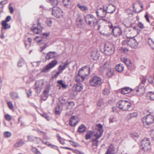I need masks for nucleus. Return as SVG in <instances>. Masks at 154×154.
<instances>
[{
	"label": "nucleus",
	"instance_id": "473e14b6",
	"mask_svg": "<svg viewBox=\"0 0 154 154\" xmlns=\"http://www.w3.org/2000/svg\"><path fill=\"white\" fill-rule=\"evenodd\" d=\"M86 129V128L85 126L82 124L79 127L78 131L79 133H82L85 131Z\"/></svg>",
	"mask_w": 154,
	"mask_h": 154
},
{
	"label": "nucleus",
	"instance_id": "dca6fc26",
	"mask_svg": "<svg viewBox=\"0 0 154 154\" xmlns=\"http://www.w3.org/2000/svg\"><path fill=\"white\" fill-rule=\"evenodd\" d=\"M96 13L97 16L100 17H105L106 14V11L105 8V7L101 8H100L97 9L96 11Z\"/></svg>",
	"mask_w": 154,
	"mask_h": 154
},
{
	"label": "nucleus",
	"instance_id": "0eeeda50",
	"mask_svg": "<svg viewBox=\"0 0 154 154\" xmlns=\"http://www.w3.org/2000/svg\"><path fill=\"white\" fill-rule=\"evenodd\" d=\"M123 44L129 46L131 48H136L138 46V43L135 38H132L129 40H125L123 42Z\"/></svg>",
	"mask_w": 154,
	"mask_h": 154
},
{
	"label": "nucleus",
	"instance_id": "f704fd0d",
	"mask_svg": "<svg viewBox=\"0 0 154 154\" xmlns=\"http://www.w3.org/2000/svg\"><path fill=\"white\" fill-rule=\"evenodd\" d=\"M114 72V70L113 69H108L106 72V75L108 77H110L113 75Z\"/></svg>",
	"mask_w": 154,
	"mask_h": 154
},
{
	"label": "nucleus",
	"instance_id": "412c9836",
	"mask_svg": "<svg viewBox=\"0 0 154 154\" xmlns=\"http://www.w3.org/2000/svg\"><path fill=\"white\" fill-rule=\"evenodd\" d=\"M105 9L106 13L111 14L115 11L116 8L113 5L110 4L106 6Z\"/></svg>",
	"mask_w": 154,
	"mask_h": 154
},
{
	"label": "nucleus",
	"instance_id": "4468645a",
	"mask_svg": "<svg viewBox=\"0 0 154 154\" xmlns=\"http://www.w3.org/2000/svg\"><path fill=\"white\" fill-rule=\"evenodd\" d=\"M62 10L58 7H53L52 8V14L54 17L57 18L60 17L62 15Z\"/></svg>",
	"mask_w": 154,
	"mask_h": 154
},
{
	"label": "nucleus",
	"instance_id": "2eb2a0df",
	"mask_svg": "<svg viewBox=\"0 0 154 154\" xmlns=\"http://www.w3.org/2000/svg\"><path fill=\"white\" fill-rule=\"evenodd\" d=\"M37 26H35V25L34 24L32 26V28L31 29V30L36 34H40L42 32V28L38 21Z\"/></svg>",
	"mask_w": 154,
	"mask_h": 154
},
{
	"label": "nucleus",
	"instance_id": "774afa93",
	"mask_svg": "<svg viewBox=\"0 0 154 154\" xmlns=\"http://www.w3.org/2000/svg\"><path fill=\"white\" fill-rule=\"evenodd\" d=\"M117 108L115 107H113L112 108V111L114 112H118V111L117 109Z\"/></svg>",
	"mask_w": 154,
	"mask_h": 154
},
{
	"label": "nucleus",
	"instance_id": "7ed1b4c3",
	"mask_svg": "<svg viewBox=\"0 0 154 154\" xmlns=\"http://www.w3.org/2000/svg\"><path fill=\"white\" fill-rule=\"evenodd\" d=\"M117 105L123 110L127 111L131 107V104L128 101L121 100L117 103Z\"/></svg>",
	"mask_w": 154,
	"mask_h": 154
},
{
	"label": "nucleus",
	"instance_id": "0e129e2a",
	"mask_svg": "<svg viewBox=\"0 0 154 154\" xmlns=\"http://www.w3.org/2000/svg\"><path fill=\"white\" fill-rule=\"evenodd\" d=\"M29 92H27V95L28 97L31 96L32 95V91L31 90L29 89Z\"/></svg>",
	"mask_w": 154,
	"mask_h": 154
},
{
	"label": "nucleus",
	"instance_id": "603ef678",
	"mask_svg": "<svg viewBox=\"0 0 154 154\" xmlns=\"http://www.w3.org/2000/svg\"><path fill=\"white\" fill-rule=\"evenodd\" d=\"M63 2L65 6H67L69 3V0H63Z\"/></svg>",
	"mask_w": 154,
	"mask_h": 154
},
{
	"label": "nucleus",
	"instance_id": "5701e85b",
	"mask_svg": "<svg viewBox=\"0 0 154 154\" xmlns=\"http://www.w3.org/2000/svg\"><path fill=\"white\" fill-rule=\"evenodd\" d=\"M45 39H46V38H45L44 36H36L34 38V40L38 44H44L45 43Z\"/></svg>",
	"mask_w": 154,
	"mask_h": 154
},
{
	"label": "nucleus",
	"instance_id": "c756f323",
	"mask_svg": "<svg viewBox=\"0 0 154 154\" xmlns=\"http://www.w3.org/2000/svg\"><path fill=\"white\" fill-rule=\"evenodd\" d=\"M9 95L11 98L14 100H16L19 98L17 93L16 92H11Z\"/></svg>",
	"mask_w": 154,
	"mask_h": 154
},
{
	"label": "nucleus",
	"instance_id": "cd10ccee",
	"mask_svg": "<svg viewBox=\"0 0 154 154\" xmlns=\"http://www.w3.org/2000/svg\"><path fill=\"white\" fill-rule=\"evenodd\" d=\"M75 117L74 116H72L70 119L69 123L70 126H75L77 124L78 122L76 120Z\"/></svg>",
	"mask_w": 154,
	"mask_h": 154
},
{
	"label": "nucleus",
	"instance_id": "3c124183",
	"mask_svg": "<svg viewBox=\"0 0 154 154\" xmlns=\"http://www.w3.org/2000/svg\"><path fill=\"white\" fill-rule=\"evenodd\" d=\"M8 107L10 109H13L14 106H13V104L12 103V102H8Z\"/></svg>",
	"mask_w": 154,
	"mask_h": 154
},
{
	"label": "nucleus",
	"instance_id": "f03ea898",
	"mask_svg": "<svg viewBox=\"0 0 154 154\" xmlns=\"http://www.w3.org/2000/svg\"><path fill=\"white\" fill-rule=\"evenodd\" d=\"M143 121L144 126L148 128L154 122V116L151 114L147 115L143 118Z\"/></svg>",
	"mask_w": 154,
	"mask_h": 154
},
{
	"label": "nucleus",
	"instance_id": "338daca9",
	"mask_svg": "<svg viewBox=\"0 0 154 154\" xmlns=\"http://www.w3.org/2000/svg\"><path fill=\"white\" fill-rule=\"evenodd\" d=\"M22 62V61L21 60H20L18 62V67H21L22 66V65L21 64Z\"/></svg>",
	"mask_w": 154,
	"mask_h": 154
},
{
	"label": "nucleus",
	"instance_id": "ddd939ff",
	"mask_svg": "<svg viewBox=\"0 0 154 154\" xmlns=\"http://www.w3.org/2000/svg\"><path fill=\"white\" fill-rule=\"evenodd\" d=\"M101 136V135H94L92 138L93 149L95 152L97 151V147L98 146V139Z\"/></svg>",
	"mask_w": 154,
	"mask_h": 154
},
{
	"label": "nucleus",
	"instance_id": "aec40b11",
	"mask_svg": "<svg viewBox=\"0 0 154 154\" xmlns=\"http://www.w3.org/2000/svg\"><path fill=\"white\" fill-rule=\"evenodd\" d=\"M96 129L97 131L94 135H102L103 130L102 125L100 124H97L96 125Z\"/></svg>",
	"mask_w": 154,
	"mask_h": 154
},
{
	"label": "nucleus",
	"instance_id": "f8f14e48",
	"mask_svg": "<svg viewBox=\"0 0 154 154\" xmlns=\"http://www.w3.org/2000/svg\"><path fill=\"white\" fill-rule=\"evenodd\" d=\"M28 140L30 141L37 142L38 143L42 142L48 145L49 146L51 145L46 141L42 140L40 138L35 137L33 135H29L28 137Z\"/></svg>",
	"mask_w": 154,
	"mask_h": 154
},
{
	"label": "nucleus",
	"instance_id": "72a5a7b5",
	"mask_svg": "<svg viewBox=\"0 0 154 154\" xmlns=\"http://www.w3.org/2000/svg\"><path fill=\"white\" fill-rule=\"evenodd\" d=\"M146 97L151 100H154V92H148L147 94Z\"/></svg>",
	"mask_w": 154,
	"mask_h": 154
},
{
	"label": "nucleus",
	"instance_id": "e2e57ef3",
	"mask_svg": "<svg viewBox=\"0 0 154 154\" xmlns=\"http://www.w3.org/2000/svg\"><path fill=\"white\" fill-rule=\"evenodd\" d=\"M103 103V101L102 100H98L97 103V105L98 106H100Z\"/></svg>",
	"mask_w": 154,
	"mask_h": 154
},
{
	"label": "nucleus",
	"instance_id": "4d7b16f0",
	"mask_svg": "<svg viewBox=\"0 0 154 154\" xmlns=\"http://www.w3.org/2000/svg\"><path fill=\"white\" fill-rule=\"evenodd\" d=\"M109 122L110 123H112L116 121V119L115 117L110 118L109 119Z\"/></svg>",
	"mask_w": 154,
	"mask_h": 154
},
{
	"label": "nucleus",
	"instance_id": "4c0bfd02",
	"mask_svg": "<svg viewBox=\"0 0 154 154\" xmlns=\"http://www.w3.org/2000/svg\"><path fill=\"white\" fill-rule=\"evenodd\" d=\"M66 105L67 106V109H71L74 106V103L72 101H69L66 103Z\"/></svg>",
	"mask_w": 154,
	"mask_h": 154
},
{
	"label": "nucleus",
	"instance_id": "052dcab7",
	"mask_svg": "<svg viewBox=\"0 0 154 154\" xmlns=\"http://www.w3.org/2000/svg\"><path fill=\"white\" fill-rule=\"evenodd\" d=\"M11 19V16H8L6 18L5 20H3V21H5L6 22H7L9 21Z\"/></svg>",
	"mask_w": 154,
	"mask_h": 154
},
{
	"label": "nucleus",
	"instance_id": "20e7f679",
	"mask_svg": "<svg viewBox=\"0 0 154 154\" xmlns=\"http://www.w3.org/2000/svg\"><path fill=\"white\" fill-rule=\"evenodd\" d=\"M108 27L110 29H112V32L116 37H118L122 35V31L120 27L117 26L113 27L111 23L109 24Z\"/></svg>",
	"mask_w": 154,
	"mask_h": 154
},
{
	"label": "nucleus",
	"instance_id": "9b49d317",
	"mask_svg": "<svg viewBox=\"0 0 154 154\" xmlns=\"http://www.w3.org/2000/svg\"><path fill=\"white\" fill-rule=\"evenodd\" d=\"M90 72V68L87 66H85L80 69L78 73L85 78V77L89 74Z\"/></svg>",
	"mask_w": 154,
	"mask_h": 154
},
{
	"label": "nucleus",
	"instance_id": "4be33fe9",
	"mask_svg": "<svg viewBox=\"0 0 154 154\" xmlns=\"http://www.w3.org/2000/svg\"><path fill=\"white\" fill-rule=\"evenodd\" d=\"M83 89V86L81 83L74 85L72 88L73 91L78 92L81 91Z\"/></svg>",
	"mask_w": 154,
	"mask_h": 154
},
{
	"label": "nucleus",
	"instance_id": "a211bd4d",
	"mask_svg": "<svg viewBox=\"0 0 154 154\" xmlns=\"http://www.w3.org/2000/svg\"><path fill=\"white\" fill-rule=\"evenodd\" d=\"M135 90L136 92V94L138 96H142L145 92L144 88L143 85H140Z\"/></svg>",
	"mask_w": 154,
	"mask_h": 154
},
{
	"label": "nucleus",
	"instance_id": "ea45409f",
	"mask_svg": "<svg viewBox=\"0 0 154 154\" xmlns=\"http://www.w3.org/2000/svg\"><path fill=\"white\" fill-rule=\"evenodd\" d=\"M78 7L82 10L85 11L88 10V8L85 6L82 5L80 4L77 5Z\"/></svg>",
	"mask_w": 154,
	"mask_h": 154
},
{
	"label": "nucleus",
	"instance_id": "c03bdc74",
	"mask_svg": "<svg viewBox=\"0 0 154 154\" xmlns=\"http://www.w3.org/2000/svg\"><path fill=\"white\" fill-rule=\"evenodd\" d=\"M32 151L35 154H42L40 152L35 148H32Z\"/></svg>",
	"mask_w": 154,
	"mask_h": 154
},
{
	"label": "nucleus",
	"instance_id": "7c9ffc66",
	"mask_svg": "<svg viewBox=\"0 0 154 154\" xmlns=\"http://www.w3.org/2000/svg\"><path fill=\"white\" fill-rule=\"evenodd\" d=\"M124 69V67L122 64L119 63L116 66V69L117 72L122 71Z\"/></svg>",
	"mask_w": 154,
	"mask_h": 154
},
{
	"label": "nucleus",
	"instance_id": "bf43d9fd",
	"mask_svg": "<svg viewBox=\"0 0 154 154\" xmlns=\"http://www.w3.org/2000/svg\"><path fill=\"white\" fill-rule=\"evenodd\" d=\"M146 79L145 78H143L141 81V83L140 85H144L146 83Z\"/></svg>",
	"mask_w": 154,
	"mask_h": 154
},
{
	"label": "nucleus",
	"instance_id": "a18cd8bd",
	"mask_svg": "<svg viewBox=\"0 0 154 154\" xmlns=\"http://www.w3.org/2000/svg\"><path fill=\"white\" fill-rule=\"evenodd\" d=\"M109 93L110 91L109 89L107 88L104 89L103 91V93L104 95H107Z\"/></svg>",
	"mask_w": 154,
	"mask_h": 154
},
{
	"label": "nucleus",
	"instance_id": "423d86ee",
	"mask_svg": "<svg viewBox=\"0 0 154 154\" xmlns=\"http://www.w3.org/2000/svg\"><path fill=\"white\" fill-rule=\"evenodd\" d=\"M141 143V148L144 151H147L150 148V142L149 138H144L142 140Z\"/></svg>",
	"mask_w": 154,
	"mask_h": 154
},
{
	"label": "nucleus",
	"instance_id": "9d476101",
	"mask_svg": "<svg viewBox=\"0 0 154 154\" xmlns=\"http://www.w3.org/2000/svg\"><path fill=\"white\" fill-rule=\"evenodd\" d=\"M44 85V81L43 80L36 81L35 84L34 88L36 92L38 93H40L43 88Z\"/></svg>",
	"mask_w": 154,
	"mask_h": 154
},
{
	"label": "nucleus",
	"instance_id": "37998d69",
	"mask_svg": "<svg viewBox=\"0 0 154 154\" xmlns=\"http://www.w3.org/2000/svg\"><path fill=\"white\" fill-rule=\"evenodd\" d=\"M57 138L58 140L61 144H64L65 143V140L64 139L61 138L59 135H58Z\"/></svg>",
	"mask_w": 154,
	"mask_h": 154
},
{
	"label": "nucleus",
	"instance_id": "c9c22d12",
	"mask_svg": "<svg viewBox=\"0 0 154 154\" xmlns=\"http://www.w3.org/2000/svg\"><path fill=\"white\" fill-rule=\"evenodd\" d=\"M24 143L23 140H20L15 143L14 146L15 147L17 148L22 146Z\"/></svg>",
	"mask_w": 154,
	"mask_h": 154
},
{
	"label": "nucleus",
	"instance_id": "a878e982",
	"mask_svg": "<svg viewBox=\"0 0 154 154\" xmlns=\"http://www.w3.org/2000/svg\"><path fill=\"white\" fill-rule=\"evenodd\" d=\"M91 57L94 60H97L99 57V54L97 53V51H92L91 54Z\"/></svg>",
	"mask_w": 154,
	"mask_h": 154
},
{
	"label": "nucleus",
	"instance_id": "49530a36",
	"mask_svg": "<svg viewBox=\"0 0 154 154\" xmlns=\"http://www.w3.org/2000/svg\"><path fill=\"white\" fill-rule=\"evenodd\" d=\"M61 73L60 72V71L59 70H58V71H54L53 72V73L54 74V75L53 76V77H54V78H56V77H57L59 75V74L60 73Z\"/></svg>",
	"mask_w": 154,
	"mask_h": 154
},
{
	"label": "nucleus",
	"instance_id": "2f4dec72",
	"mask_svg": "<svg viewBox=\"0 0 154 154\" xmlns=\"http://www.w3.org/2000/svg\"><path fill=\"white\" fill-rule=\"evenodd\" d=\"M114 151V149L113 145L111 144L110 146L109 147L105 154H112L113 152Z\"/></svg>",
	"mask_w": 154,
	"mask_h": 154
},
{
	"label": "nucleus",
	"instance_id": "58836bf2",
	"mask_svg": "<svg viewBox=\"0 0 154 154\" xmlns=\"http://www.w3.org/2000/svg\"><path fill=\"white\" fill-rule=\"evenodd\" d=\"M137 116V112H134L131 113L127 115V117L128 119H130L131 118L136 117Z\"/></svg>",
	"mask_w": 154,
	"mask_h": 154
},
{
	"label": "nucleus",
	"instance_id": "5fc2aeb1",
	"mask_svg": "<svg viewBox=\"0 0 154 154\" xmlns=\"http://www.w3.org/2000/svg\"><path fill=\"white\" fill-rule=\"evenodd\" d=\"M121 61L124 62L125 63H127L126 62L128 61V62H129V59H126V58L125 57H122V58H121ZM127 64H128V63H126Z\"/></svg>",
	"mask_w": 154,
	"mask_h": 154
},
{
	"label": "nucleus",
	"instance_id": "1a4fd4ad",
	"mask_svg": "<svg viewBox=\"0 0 154 154\" xmlns=\"http://www.w3.org/2000/svg\"><path fill=\"white\" fill-rule=\"evenodd\" d=\"M57 64V61L56 60H54L49 63L41 71L42 72H47L49 70L54 67Z\"/></svg>",
	"mask_w": 154,
	"mask_h": 154
},
{
	"label": "nucleus",
	"instance_id": "bb28decb",
	"mask_svg": "<svg viewBox=\"0 0 154 154\" xmlns=\"http://www.w3.org/2000/svg\"><path fill=\"white\" fill-rule=\"evenodd\" d=\"M132 89L128 87H125L122 89L121 92L122 94H125L130 93Z\"/></svg>",
	"mask_w": 154,
	"mask_h": 154
},
{
	"label": "nucleus",
	"instance_id": "69168bd1",
	"mask_svg": "<svg viewBox=\"0 0 154 154\" xmlns=\"http://www.w3.org/2000/svg\"><path fill=\"white\" fill-rule=\"evenodd\" d=\"M145 17L146 18V21L148 22L149 23V17L148 15L147 14H146L145 15Z\"/></svg>",
	"mask_w": 154,
	"mask_h": 154
},
{
	"label": "nucleus",
	"instance_id": "de8ad7c7",
	"mask_svg": "<svg viewBox=\"0 0 154 154\" xmlns=\"http://www.w3.org/2000/svg\"><path fill=\"white\" fill-rule=\"evenodd\" d=\"M5 118L8 121H10L12 119V117L9 114H7L5 116Z\"/></svg>",
	"mask_w": 154,
	"mask_h": 154
},
{
	"label": "nucleus",
	"instance_id": "6e6552de",
	"mask_svg": "<svg viewBox=\"0 0 154 154\" xmlns=\"http://www.w3.org/2000/svg\"><path fill=\"white\" fill-rule=\"evenodd\" d=\"M105 54L107 55H110L114 53V47L112 44L107 43L104 46Z\"/></svg>",
	"mask_w": 154,
	"mask_h": 154
},
{
	"label": "nucleus",
	"instance_id": "6ab92c4d",
	"mask_svg": "<svg viewBox=\"0 0 154 154\" xmlns=\"http://www.w3.org/2000/svg\"><path fill=\"white\" fill-rule=\"evenodd\" d=\"M110 67V62L109 61H105L101 66H100V70L101 72L104 71L105 69L109 68Z\"/></svg>",
	"mask_w": 154,
	"mask_h": 154
},
{
	"label": "nucleus",
	"instance_id": "f257e3e1",
	"mask_svg": "<svg viewBox=\"0 0 154 154\" xmlns=\"http://www.w3.org/2000/svg\"><path fill=\"white\" fill-rule=\"evenodd\" d=\"M85 20L88 25L93 28L98 23L96 17L90 14H88L85 17Z\"/></svg>",
	"mask_w": 154,
	"mask_h": 154
},
{
	"label": "nucleus",
	"instance_id": "f3484780",
	"mask_svg": "<svg viewBox=\"0 0 154 154\" xmlns=\"http://www.w3.org/2000/svg\"><path fill=\"white\" fill-rule=\"evenodd\" d=\"M133 6L134 10L136 12H140L143 10V6L139 2H135Z\"/></svg>",
	"mask_w": 154,
	"mask_h": 154
},
{
	"label": "nucleus",
	"instance_id": "b1692460",
	"mask_svg": "<svg viewBox=\"0 0 154 154\" xmlns=\"http://www.w3.org/2000/svg\"><path fill=\"white\" fill-rule=\"evenodd\" d=\"M63 63L64 64L63 65H60L58 68V70L61 72H63V71L66 67L69 64L67 60Z\"/></svg>",
	"mask_w": 154,
	"mask_h": 154
},
{
	"label": "nucleus",
	"instance_id": "09e8293b",
	"mask_svg": "<svg viewBox=\"0 0 154 154\" xmlns=\"http://www.w3.org/2000/svg\"><path fill=\"white\" fill-rule=\"evenodd\" d=\"M148 81L150 83H152L153 82V77L152 76H150L148 79Z\"/></svg>",
	"mask_w": 154,
	"mask_h": 154
},
{
	"label": "nucleus",
	"instance_id": "e433bc0d",
	"mask_svg": "<svg viewBox=\"0 0 154 154\" xmlns=\"http://www.w3.org/2000/svg\"><path fill=\"white\" fill-rule=\"evenodd\" d=\"M1 24L4 29H6L10 28L11 27L10 25H9L5 21H2Z\"/></svg>",
	"mask_w": 154,
	"mask_h": 154
},
{
	"label": "nucleus",
	"instance_id": "c85d7f7f",
	"mask_svg": "<svg viewBox=\"0 0 154 154\" xmlns=\"http://www.w3.org/2000/svg\"><path fill=\"white\" fill-rule=\"evenodd\" d=\"M56 54V53L55 52H50L48 53L47 54L46 56V59L49 60L51 58H55L56 57L55 54Z\"/></svg>",
	"mask_w": 154,
	"mask_h": 154
},
{
	"label": "nucleus",
	"instance_id": "680f3d73",
	"mask_svg": "<svg viewBox=\"0 0 154 154\" xmlns=\"http://www.w3.org/2000/svg\"><path fill=\"white\" fill-rule=\"evenodd\" d=\"M137 26L138 27L141 29L143 28H144V25L141 22H139Z\"/></svg>",
	"mask_w": 154,
	"mask_h": 154
},
{
	"label": "nucleus",
	"instance_id": "13d9d810",
	"mask_svg": "<svg viewBox=\"0 0 154 154\" xmlns=\"http://www.w3.org/2000/svg\"><path fill=\"white\" fill-rule=\"evenodd\" d=\"M59 101L61 104H63L65 103V99L63 98H60Z\"/></svg>",
	"mask_w": 154,
	"mask_h": 154
},
{
	"label": "nucleus",
	"instance_id": "a19ab883",
	"mask_svg": "<svg viewBox=\"0 0 154 154\" xmlns=\"http://www.w3.org/2000/svg\"><path fill=\"white\" fill-rule=\"evenodd\" d=\"M82 20L79 17H78L76 19V23L78 26L82 25Z\"/></svg>",
	"mask_w": 154,
	"mask_h": 154
},
{
	"label": "nucleus",
	"instance_id": "6e6d98bb",
	"mask_svg": "<svg viewBox=\"0 0 154 154\" xmlns=\"http://www.w3.org/2000/svg\"><path fill=\"white\" fill-rule=\"evenodd\" d=\"M52 21L50 19H48L46 21V23L49 26H51L52 24Z\"/></svg>",
	"mask_w": 154,
	"mask_h": 154
},
{
	"label": "nucleus",
	"instance_id": "39448f33",
	"mask_svg": "<svg viewBox=\"0 0 154 154\" xmlns=\"http://www.w3.org/2000/svg\"><path fill=\"white\" fill-rule=\"evenodd\" d=\"M101 79L97 76H95L91 78L89 81V85L93 87H98L101 84Z\"/></svg>",
	"mask_w": 154,
	"mask_h": 154
},
{
	"label": "nucleus",
	"instance_id": "393cba45",
	"mask_svg": "<svg viewBox=\"0 0 154 154\" xmlns=\"http://www.w3.org/2000/svg\"><path fill=\"white\" fill-rule=\"evenodd\" d=\"M85 79V78L81 75L80 74L78 73L77 75L75 77V81L76 82L79 83H80L81 82H82Z\"/></svg>",
	"mask_w": 154,
	"mask_h": 154
},
{
	"label": "nucleus",
	"instance_id": "864d4df0",
	"mask_svg": "<svg viewBox=\"0 0 154 154\" xmlns=\"http://www.w3.org/2000/svg\"><path fill=\"white\" fill-rule=\"evenodd\" d=\"M96 133L95 131H88L86 135H94Z\"/></svg>",
	"mask_w": 154,
	"mask_h": 154
},
{
	"label": "nucleus",
	"instance_id": "79ce46f5",
	"mask_svg": "<svg viewBox=\"0 0 154 154\" xmlns=\"http://www.w3.org/2000/svg\"><path fill=\"white\" fill-rule=\"evenodd\" d=\"M57 83L61 85L63 88L66 89L67 87V86L63 83V81L62 80H58L57 81Z\"/></svg>",
	"mask_w": 154,
	"mask_h": 154
},
{
	"label": "nucleus",
	"instance_id": "8fccbe9b",
	"mask_svg": "<svg viewBox=\"0 0 154 154\" xmlns=\"http://www.w3.org/2000/svg\"><path fill=\"white\" fill-rule=\"evenodd\" d=\"M49 46V45H48L47 43H45L43 46L40 47V48L41 49V51L42 52L43 50H44L48 46Z\"/></svg>",
	"mask_w": 154,
	"mask_h": 154
}]
</instances>
